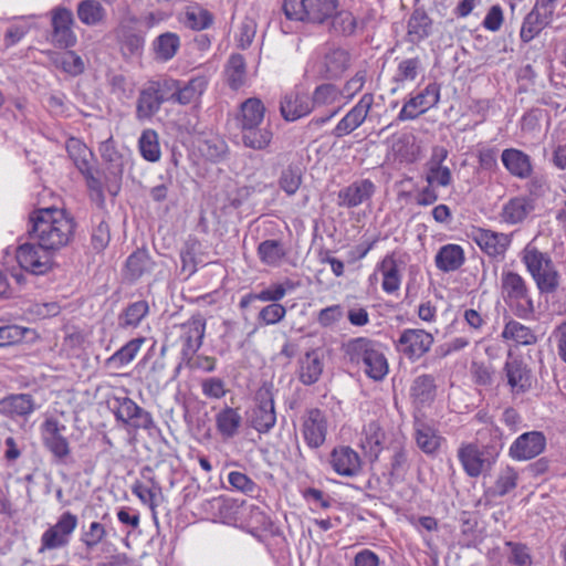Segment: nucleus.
<instances>
[{
  "instance_id": "1",
  "label": "nucleus",
  "mask_w": 566,
  "mask_h": 566,
  "mask_svg": "<svg viewBox=\"0 0 566 566\" xmlns=\"http://www.w3.org/2000/svg\"><path fill=\"white\" fill-rule=\"evenodd\" d=\"M31 238L54 253L70 244L74 238L76 223L63 209L42 208L30 214Z\"/></svg>"
},
{
  "instance_id": "2",
  "label": "nucleus",
  "mask_w": 566,
  "mask_h": 566,
  "mask_svg": "<svg viewBox=\"0 0 566 566\" xmlns=\"http://www.w3.org/2000/svg\"><path fill=\"white\" fill-rule=\"evenodd\" d=\"M264 114L265 107L256 97L248 98L241 104L237 120L245 147L262 150L270 145L273 137L272 132L266 127H261Z\"/></svg>"
},
{
  "instance_id": "3",
  "label": "nucleus",
  "mask_w": 566,
  "mask_h": 566,
  "mask_svg": "<svg viewBox=\"0 0 566 566\" xmlns=\"http://www.w3.org/2000/svg\"><path fill=\"white\" fill-rule=\"evenodd\" d=\"M522 262L543 293L554 292L559 284V275L552 260L535 247L526 245L522 252Z\"/></svg>"
},
{
  "instance_id": "4",
  "label": "nucleus",
  "mask_w": 566,
  "mask_h": 566,
  "mask_svg": "<svg viewBox=\"0 0 566 566\" xmlns=\"http://www.w3.org/2000/svg\"><path fill=\"white\" fill-rule=\"evenodd\" d=\"M338 0H284L283 10L287 19L322 24L336 12Z\"/></svg>"
},
{
  "instance_id": "5",
  "label": "nucleus",
  "mask_w": 566,
  "mask_h": 566,
  "mask_svg": "<svg viewBox=\"0 0 566 566\" xmlns=\"http://www.w3.org/2000/svg\"><path fill=\"white\" fill-rule=\"evenodd\" d=\"M501 293L505 303L514 308L518 317H527L534 312L527 284L518 273L510 270L502 271Z\"/></svg>"
},
{
  "instance_id": "6",
  "label": "nucleus",
  "mask_w": 566,
  "mask_h": 566,
  "mask_svg": "<svg viewBox=\"0 0 566 566\" xmlns=\"http://www.w3.org/2000/svg\"><path fill=\"white\" fill-rule=\"evenodd\" d=\"M53 254V251H49L38 242H28L17 248L15 259L22 270L34 275H44L54 265Z\"/></svg>"
},
{
  "instance_id": "7",
  "label": "nucleus",
  "mask_w": 566,
  "mask_h": 566,
  "mask_svg": "<svg viewBox=\"0 0 566 566\" xmlns=\"http://www.w3.org/2000/svg\"><path fill=\"white\" fill-rule=\"evenodd\" d=\"M77 516L71 512H64L57 522L43 532L38 552L64 548L70 544L72 534L77 527Z\"/></svg>"
},
{
  "instance_id": "8",
  "label": "nucleus",
  "mask_w": 566,
  "mask_h": 566,
  "mask_svg": "<svg viewBox=\"0 0 566 566\" xmlns=\"http://www.w3.org/2000/svg\"><path fill=\"white\" fill-rule=\"evenodd\" d=\"M403 270L405 262L398 258L396 252H390L376 264L375 272L369 276V281H377L378 274H380L382 291L392 295L400 290Z\"/></svg>"
},
{
  "instance_id": "9",
  "label": "nucleus",
  "mask_w": 566,
  "mask_h": 566,
  "mask_svg": "<svg viewBox=\"0 0 566 566\" xmlns=\"http://www.w3.org/2000/svg\"><path fill=\"white\" fill-rule=\"evenodd\" d=\"M250 424L260 433L269 432L276 423L273 395L268 387L256 391L255 403L249 413Z\"/></svg>"
},
{
  "instance_id": "10",
  "label": "nucleus",
  "mask_w": 566,
  "mask_h": 566,
  "mask_svg": "<svg viewBox=\"0 0 566 566\" xmlns=\"http://www.w3.org/2000/svg\"><path fill=\"white\" fill-rule=\"evenodd\" d=\"M313 109L319 107H332L327 115L314 117L312 123L322 126L335 117L345 106L346 101L340 93V87L335 84L318 85L311 97Z\"/></svg>"
},
{
  "instance_id": "11",
  "label": "nucleus",
  "mask_w": 566,
  "mask_h": 566,
  "mask_svg": "<svg viewBox=\"0 0 566 566\" xmlns=\"http://www.w3.org/2000/svg\"><path fill=\"white\" fill-rule=\"evenodd\" d=\"M440 101V85L429 83L421 92L411 96L398 114L400 120H412L438 105Z\"/></svg>"
},
{
  "instance_id": "12",
  "label": "nucleus",
  "mask_w": 566,
  "mask_h": 566,
  "mask_svg": "<svg viewBox=\"0 0 566 566\" xmlns=\"http://www.w3.org/2000/svg\"><path fill=\"white\" fill-rule=\"evenodd\" d=\"M66 426L57 418L49 416L40 426L43 444L54 457L64 459L70 454V444L64 437Z\"/></svg>"
},
{
  "instance_id": "13",
  "label": "nucleus",
  "mask_w": 566,
  "mask_h": 566,
  "mask_svg": "<svg viewBox=\"0 0 566 566\" xmlns=\"http://www.w3.org/2000/svg\"><path fill=\"white\" fill-rule=\"evenodd\" d=\"M73 24V12L70 9L57 6L51 10L52 41L56 46L70 48L76 43Z\"/></svg>"
},
{
  "instance_id": "14",
  "label": "nucleus",
  "mask_w": 566,
  "mask_h": 566,
  "mask_svg": "<svg viewBox=\"0 0 566 566\" xmlns=\"http://www.w3.org/2000/svg\"><path fill=\"white\" fill-rule=\"evenodd\" d=\"M164 86L171 94L169 95L170 101H174L180 105H188L197 103L208 86V77L206 75H196L191 77L185 84H180L178 81H165Z\"/></svg>"
},
{
  "instance_id": "15",
  "label": "nucleus",
  "mask_w": 566,
  "mask_h": 566,
  "mask_svg": "<svg viewBox=\"0 0 566 566\" xmlns=\"http://www.w3.org/2000/svg\"><path fill=\"white\" fill-rule=\"evenodd\" d=\"M374 95L365 93L334 127L332 134L342 138L360 127L374 105Z\"/></svg>"
},
{
  "instance_id": "16",
  "label": "nucleus",
  "mask_w": 566,
  "mask_h": 566,
  "mask_svg": "<svg viewBox=\"0 0 566 566\" xmlns=\"http://www.w3.org/2000/svg\"><path fill=\"white\" fill-rule=\"evenodd\" d=\"M433 344V336L418 328L405 329L398 339V349L411 360H417L428 353Z\"/></svg>"
},
{
  "instance_id": "17",
  "label": "nucleus",
  "mask_w": 566,
  "mask_h": 566,
  "mask_svg": "<svg viewBox=\"0 0 566 566\" xmlns=\"http://www.w3.org/2000/svg\"><path fill=\"white\" fill-rule=\"evenodd\" d=\"M327 429V418L319 409H310L303 416L301 431L310 448L317 449L325 442Z\"/></svg>"
},
{
  "instance_id": "18",
  "label": "nucleus",
  "mask_w": 566,
  "mask_h": 566,
  "mask_svg": "<svg viewBox=\"0 0 566 566\" xmlns=\"http://www.w3.org/2000/svg\"><path fill=\"white\" fill-rule=\"evenodd\" d=\"M118 402L115 417L125 424H130L135 429L148 430L154 426L151 415L139 407L133 399L128 397L117 398Z\"/></svg>"
},
{
  "instance_id": "19",
  "label": "nucleus",
  "mask_w": 566,
  "mask_h": 566,
  "mask_svg": "<svg viewBox=\"0 0 566 566\" xmlns=\"http://www.w3.org/2000/svg\"><path fill=\"white\" fill-rule=\"evenodd\" d=\"M546 439L539 431H530L521 434L511 444L509 454L517 461H525L537 457L543 452Z\"/></svg>"
},
{
  "instance_id": "20",
  "label": "nucleus",
  "mask_w": 566,
  "mask_h": 566,
  "mask_svg": "<svg viewBox=\"0 0 566 566\" xmlns=\"http://www.w3.org/2000/svg\"><path fill=\"white\" fill-rule=\"evenodd\" d=\"M170 101L167 87L163 84H153L143 90L137 101V117L139 119H149L159 109L164 102Z\"/></svg>"
},
{
  "instance_id": "21",
  "label": "nucleus",
  "mask_w": 566,
  "mask_h": 566,
  "mask_svg": "<svg viewBox=\"0 0 566 566\" xmlns=\"http://www.w3.org/2000/svg\"><path fill=\"white\" fill-rule=\"evenodd\" d=\"M472 239L489 256H503L511 244V235L489 229L478 228L472 232Z\"/></svg>"
},
{
  "instance_id": "22",
  "label": "nucleus",
  "mask_w": 566,
  "mask_h": 566,
  "mask_svg": "<svg viewBox=\"0 0 566 566\" xmlns=\"http://www.w3.org/2000/svg\"><path fill=\"white\" fill-rule=\"evenodd\" d=\"M332 469L342 476L353 478L361 471V460L359 454L347 446L335 448L329 455Z\"/></svg>"
},
{
  "instance_id": "23",
  "label": "nucleus",
  "mask_w": 566,
  "mask_h": 566,
  "mask_svg": "<svg viewBox=\"0 0 566 566\" xmlns=\"http://www.w3.org/2000/svg\"><path fill=\"white\" fill-rule=\"evenodd\" d=\"M386 433L377 421L364 426L358 446L370 461H376L386 448Z\"/></svg>"
},
{
  "instance_id": "24",
  "label": "nucleus",
  "mask_w": 566,
  "mask_h": 566,
  "mask_svg": "<svg viewBox=\"0 0 566 566\" xmlns=\"http://www.w3.org/2000/svg\"><path fill=\"white\" fill-rule=\"evenodd\" d=\"M375 188L374 182L369 179L354 181L338 191L337 205L345 208H355L370 199Z\"/></svg>"
},
{
  "instance_id": "25",
  "label": "nucleus",
  "mask_w": 566,
  "mask_h": 566,
  "mask_svg": "<svg viewBox=\"0 0 566 566\" xmlns=\"http://www.w3.org/2000/svg\"><path fill=\"white\" fill-rule=\"evenodd\" d=\"M280 109L284 119L293 122L308 115L313 109V103L307 94L291 92L281 101Z\"/></svg>"
},
{
  "instance_id": "26",
  "label": "nucleus",
  "mask_w": 566,
  "mask_h": 566,
  "mask_svg": "<svg viewBox=\"0 0 566 566\" xmlns=\"http://www.w3.org/2000/svg\"><path fill=\"white\" fill-rule=\"evenodd\" d=\"M501 161L505 169L514 177L527 179L533 171L531 157L516 148H506L502 151Z\"/></svg>"
},
{
  "instance_id": "27",
  "label": "nucleus",
  "mask_w": 566,
  "mask_h": 566,
  "mask_svg": "<svg viewBox=\"0 0 566 566\" xmlns=\"http://www.w3.org/2000/svg\"><path fill=\"white\" fill-rule=\"evenodd\" d=\"M534 210L533 200L526 196H516L506 201L500 212V220L506 224H518Z\"/></svg>"
},
{
  "instance_id": "28",
  "label": "nucleus",
  "mask_w": 566,
  "mask_h": 566,
  "mask_svg": "<svg viewBox=\"0 0 566 566\" xmlns=\"http://www.w3.org/2000/svg\"><path fill=\"white\" fill-rule=\"evenodd\" d=\"M99 153L102 158L109 164V174L113 180L108 186V192L116 196L119 190V180L124 169L123 158L116 150L112 138H107L101 143Z\"/></svg>"
},
{
  "instance_id": "29",
  "label": "nucleus",
  "mask_w": 566,
  "mask_h": 566,
  "mask_svg": "<svg viewBox=\"0 0 566 566\" xmlns=\"http://www.w3.org/2000/svg\"><path fill=\"white\" fill-rule=\"evenodd\" d=\"M35 409V401L29 394H14L0 399V415L6 417H28Z\"/></svg>"
},
{
  "instance_id": "30",
  "label": "nucleus",
  "mask_w": 566,
  "mask_h": 566,
  "mask_svg": "<svg viewBox=\"0 0 566 566\" xmlns=\"http://www.w3.org/2000/svg\"><path fill=\"white\" fill-rule=\"evenodd\" d=\"M205 335V323L201 319H191L181 325V353L184 357L191 358L201 347Z\"/></svg>"
},
{
  "instance_id": "31",
  "label": "nucleus",
  "mask_w": 566,
  "mask_h": 566,
  "mask_svg": "<svg viewBox=\"0 0 566 566\" xmlns=\"http://www.w3.org/2000/svg\"><path fill=\"white\" fill-rule=\"evenodd\" d=\"M458 458L465 473L471 478H476L485 471L490 463L484 458L483 452L472 443L464 444L458 450Z\"/></svg>"
},
{
  "instance_id": "32",
  "label": "nucleus",
  "mask_w": 566,
  "mask_h": 566,
  "mask_svg": "<svg viewBox=\"0 0 566 566\" xmlns=\"http://www.w3.org/2000/svg\"><path fill=\"white\" fill-rule=\"evenodd\" d=\"M504 370L512 392L522 394L531 388V373L522 360L509 359L505 363Z\"/></svg>"
},
{
  "instance_id": "33",
  "label": "nucleus",
  "mask_w": 566,
  "mask_h": 566,
  "mask_svg": "<svg viewBox=\"0 0 566 566\" xmlns=\"http://www.w3.org/2000/svg\"><path fill=\"white\" fill-rule=\"evenodd\" d=\"M379 344L366 337L353 338L343 345L344 356L350 363L364 366Z\"/></svg>"
},
{
  "instance_id": "34",
  "label": "nucleus",
  "mask_w": 566,
  "mask_h": 566,
  "mask_svg": "<svg viewBox=\"0 0 566 566\" xmlns=\"http://www.w3.org/2000/svg\"><path fill=\"white\" fill-rule=\"evenodd\" d=\"M323 369V355L316 349L310 350L300 359L298 378L304 385H313L318 381Z\"/></svg>"
},
{
  "instance_id": "35",
  "label": "nucleus",
  "mask_w": 566,
  "mask_h": 566,
  "mask_svg": "<svg viewBox=\"0 0 566 566\" xmlns=\"http://www.w3.org/2000/svg\"><path fill=\"white\" fill-rule=\"evenodd\" d=\"M144 343V337L130 339L105 360V367L118 370L127 366L135 359Z\"/></svg>"
},
{
  "instance_id": "36",
  "label": "nucleus",
  "mask_w": 566,
  "mask_h": 566,
  "mask_svg": "<svg viewBox=\"0 0 566 566\" xmlns=\"http://www.w3.org/2000/svg\"><path fill=\"white\" fill-rule=\"evenodd\" d=\"M464 260L463 249L451 243L441 247L434 258L437 268L443 272L458 270L464 263Z\"/></svg>"
},
{
  "instance_id": "37",
  "label": "nucleus",
  "mask_w": 566,
  "mask_h": 566,
  "mask_svg": "<svg viewBox=\"0 0 566 566\" xmlns=\"http://www.w3.org/2000/svg\"><path fill=\"white\" fill-rule=\"evenodd\" d=\"M155 60L168 62L176 56L180 49V38L177 33L165 32L153 41Z\"/></svg>"
},
{
  "instance_id": "38",
  "label": "nucleus",
  "mask_w": 566,
  "mask_h": 566,
  "mask_svg": "<svg viewBox=\"0 0 566 566\" xmlns=\"http://www.w3.org/2000/svg\"><path fill=\"white\" fill-rule=\"evenodd\" d=\"M78 20L87 27H97L105 22L106 9L96 0H82L76 8Z\"/></svg>"
},
{
  "instance_id": "39",
  "label": "nucleus",
  "mask_w": 566,
  "mask_h": 566,
  "mask_svg": "<svg viewBox=\"0 0 566 566\" xmlns=\"http://www.w3.org/2000/svg\"><path fill=\"white\" fill-rule=\"evenodd\" d=\"M242 417L238 409L226 407L216 415V427L224 439L233 438L239 433Z\"/></svg>"
},
{
  "instance_id": "40",
  "label": "nucleus",
  "mask_w": 566,
  "mask_h": 566,
  "mask_svg": "<svg viewBox=\"0 0 566 566\" xmlns=\"http://www.w3.org/2000/svg\"><path fill=\"white\" fill-rule=\"evenodd\" d=\"M410 395L413 403L419 407L431 403L436 397L434 378L431 375H420L415 378Z\"/></svg>"
},
{
  "instance_id": "41",
  "label": "nucleus",
  "mask_w": 566,
  "mask_h": 566,
  "mask_svg": "<svg viewBox=\"0 0 566 566\" xmlns=\"http://www.w3.org/2000/svg\"><path fill=\"white\" fill-rule=\"evenodd\" d=\"M503 340L513 342L516 345H532L536 343L534 332L522 323L509 318L501 333Z\"/></svg>"
},
{
  "instance_id": "42",
  "label": "nucleus",
  "mask_w": 566,
  "mask_h": 566,
  "mask_svg": "<svg viewBox=\"0 0 566 566\" xmlns=\"http://www.w3.org/2000/svg\"><path fill=\"white\" fill-rule=\"evenodd\" d=\"M415 439L419 449L427 454L436 453L442 441L437 430L424 422H416Z\"/></svg>"
},
{
  "instance_id": "43",
  "label": "nucleus",
  "mask_w": 566,
  "mask_h": 566,
  "mask_svg": "<svg viewBox=\"0 0 566 566\" xmlns=\"http://www.w3.org/2000/svg\"><path fill=\"white\" fill-rule=\"evenodd\" d=\"M149 305L146 301L130 303L118 315V326L120 328H137L142 321L148 315Z\"/></svg>"
},
{
  "instance_id": "44",
  "label": "nucleus",
  "mask_w": 566,
  "mask_h": 566,
  "mask_svg": "<svg viewBox=\"0 0 566 566\" xmlns=\"http://www.w3.org/2000/svg\"><path fill=\"white\" fill-rule=\"evenodd\" d=\"M213 22L212 13L198 3L186 7L184 13V23L192 30L208 29Z\"/></svg>"
},
{
  "instance_id": "45",
  "label": "nucleus",
  "mask_w": 566,
  "mask_h": 566,
  "mask_svg": "<svg viewBox=\"0 0 566 566\" xmlns=\"http://www.w3.org/2000/svg\"><path fill=\"white\" fill-rule=\"evenodd\" d=\"M66 151L81 174L88 175L93 154L85 144L76 138H70L66 142Z\"/></svg>"
},
{
  "instance_id": "46",
  "label": "nucleus",
  "mask_w": 566,
  "mask_h": 566,
  "mask_svg": "<svg viewBox=\"0 0 566 566\" xmlns=\"http://www.w3.org/2000/svg\"><path fill=\"white\" fill-rule=\"evenodd\" d=\"M138 148L142 157L149 163H157L161 157L159 136L154 129H145L139 139Z\"/></svg>"
},
{
  "instance_id": "47",
  "label": "nucleus",
  "mask_w": 566,
  "mask_h": 566,
  "mask_svg": "<svg viewBox=\"0 0 566 566\" xmlns=\"http://www.w3.org/2000/svg\"><path fill=\"white\" fill-rule=\"evenodd\" d=\"M350 65V55L346 50L334 49L326 53L324 66L327 76L337 77Z\"/></svg>"
},
{
  "instance_id": "48",
  "label": "nucleus",
  "mask_w": 566,
  "mask_h": 566,
  "mask_svg": "<svg viewBox=\"0 0 566 566\" xmlns=\"http://www.w3.org/2000/svg\"><path fill=\"white\" fill-rule=\"evenodd\" d=\"M431 31V19L421 10L416 9L408 20V35L411 41H420L427 38Z\"/></svg>"
},
{
  "instance_id": "49",
  "label": "nucleus",
  "mask_w": 566,
  "mask_h": 566,
  "mask_svg": "<svg viewBox=\"0 0 566 566\" xmlns=\"http://www.w3.org/2000/svg\"><path fill=\"white\" fill-rule=\"evenodd\" d=\"M363 369L369 378L376 381L386 377L389 366L381 344H379L371 354L367 363L363 366Z\"/></svg>"
},
{
  "instance_id": "50",
  "label": "nucleus",
  "mask_w": 566,
  "mask_h": 566,
  "mask_svg": "<svg viewBox=\"0 0 566 566\" xmlns=\"http://www.w3.org/2000/svg\"><path fill=\"white\" fill-rule=\"evenodd\" d=\"M258 254L264 264L275 266L285 256V250L281 241L265 240L259 244Z\"/></svg>"
},
{
  "instance_id": "51",
  "label": "nucleus",
  "mask_w": 566,
  "mask_h": 566,
  "mask_svg": "<svg viewBox=\"0 0 566 566\" xmlns=\"http://www.w3.org/2000/svg\"><path fill=\"white\" fill-rule=\"evenodd\" d=\"M227 81L231 88L238 90L245 83V61L242 55L230 56L227 69Z\"/></svg>"
},
{
  "instance_id": "52",
  "label": "nucleus",
  "mask_w": 566,
  "mask_h": 566,
  "mask_svg": "<svg viewBox=\"0 0 566 566\" xmlns=\"http://www.w3.org/2000/svg\"><path fill=\"white\" fill-rule=\"evenodd\" d=\"M153 261L145 250H137L126 261V268L133 280L140 277L144 273L153 270Z\"/></svg>"
},
{
  "instance_id": "53",
  "label": "nucleus",
  "mask_w": 566,
  "mask_h": 566,
  "mask_svg": "<svg viewBox=\"0 0 566 566\" xmlns=\"http://www.w3.org/2000/svg\"><path fill=\"white\" fill-rule=\"evenodd\" d=\"M518 472L513 467H505L500 470L493 486V493L504 496L517 485Z\"/></svg>"
},
{
  "instance_id": "54",
  "label": "nucleus",
  "mask_w": 566,
  "mask_h": 566,
  "mask_svg": "<svg viewBox=\"0 0 566 566\" xmlns=\"http://www.w3.org/2000/svg\"><path fill=\"white\" fill-rule=\"evenodd\" d=\"M548 23L549 21L545 18H541L539 14L531 11L522 23L520 32L522 41L525 43L532 41Z\"/></svg>"
},
{
  "instance_id": "55",
  "label": "nucleus",
  "mask_w": 566,
  "mask_h": 566,
  "mask_svg": "<svg viewBox=\"0 0 566 566\" xmlns=\"http://www.w3.org/2000/svg\"><path fill=\"white\" fill-rule=\"evenodd\" d=\"M421 69V62L418 57L405 59L398 63L394 81L398 84L412 82L417 78Z\"/></svg>"
},
{
  "instance_id": "56",
  "label": "nucleus",
  "mask_w": 566,
  "mask_h": 566,
  "mask_svg": "<svg viewBox=\"0 0 566 566\" xmlns=\"http://www.w3.org/2000/svg\"><path fill=\"white\" fill-rule=\"evenodd\" d=\"M301 184L302 174L298 167L287 166L282 170L279 178V186L287 196L295 195Z\"/></svg>"
},
{
  "instance_id": "57",
  "label": "nucleus",
  "mask_w": 566,
  "mask_h": 566,
  "mask_svg": "<svg viewBox=\"0 0 566 566\" xmlns=\"http://www.w3.org/2000/svg\"><path fill=\"white\" fill-rule=\"evenodd\" d=\"M329 19L332 20V27L336 32L352 34L356 28V20L352 12L347 10H338V3L336 4V12Z\"/></svg>"
},
{
  "instance_id": "58",
  "label": "nucleus",
  "mask_w": 566,
  "mask_h": 566,
  "mask_svg": "<svg viewBox=\"0 0 566 566\" xmlns=\"http://www.w3.org/2000/svg\"><path fill=\"white\" fill-rule=\"evenodd\" d=\"M292 287L293 285L290 281L271 284L256 293L258 301L279 303V301H281L286 295L287 291L292 290Z\"/></svg>"
},
{
  "instance_id": "59",
  "label": "nucleus",
  "mask_w": 566,
  "mask_h": 566,
  "mask_svg": "<svg viewBox=\"0 0 566 566\" xmlns=\"http://www.w3.org/2000/svg\"><path fill=\"white\" fill-rule=\"evenodd\" d=\"M59 63L64 72L73 76L82 74L85 70L83 59L74 51L64 52Z\"/></svg>"
},
{
  "instance_id": "60",
  "label": "nucleus",
  "mask_w": 566,
  "mask_h": 566,
  "mask_svg": "<svg viewBox=\"0 0 566 566\" xmlns=\"http://www.w3.org/2000/svg\"><path fill=\"white\" fill-rule=\"evenodd\" d=\"M286 315V308L280 303H271L264 306L259 315L258 319L263 325H275L283 321Z\"/></svg>"
},
{
  "instance_id": "61",
  "label": "nucleus",
  "mask_w": 566,
  "mask_h": 566,
  "mask_svg": "<svg viewBox=\"0 0 566 566\" xmlns=\"http://www.w3.org/2000/svg\"><path fill=\"white\" fill-rule=\"evenodd\" d=\"M426 181L428 185L448 187L452 182L451 170L447 166L426 167Z\"/></svg>"
},
{
  "instance_id": "62",
  "label": "nucleus",
  "mask_w": 566,
  "mask_h": 566,
  "mask_svg": "<svg viewBox=\"0 0 566 566\" xmlns=\"http://www.w3.org/2000/svg\"><path fill=\"white\" fill-rule=\"evenodd\" d=\"M366 82V72L358 71L352 78H349L343 87L340 93L346 101V105L363 90Z\"/></svg>"
},
{
  "instance_id": "63",
  "label": "nucleus",
  "mask_w": 566,
  "mask_h": 566,
  "mask_svg": "<svg viewBox=\"0 0 566 566\" xmlns=\"http://www.w3.org/2000/svg\"><path fill=\"white\" fill-rule=\"evenodd\" d=\"M256 33V22L252 18H245L239 28L237 40L241 49H247L252 43Z\"/></svg>"
},
{
  "instance_id": "64",
  "label": "nucleus",
  "mask_w": 566,
  "mask_h": 566,
  "mask_svg": "<svg viewBox=\"0 0 566 566\" xmlns=\"http://www.w3.org/2000/svg\"><path fill=\"white\" fill-rule=\"evenodd\" d=\"M506 545L511 548V553L509 559L516 566H531L532 565V556L530 554V549L523 544L516 543H506Z\"/></svg>"
}]
</instances>
